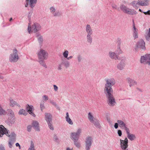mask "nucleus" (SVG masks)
I'll return each mask as SVG.
<instances>
[{"mask_svg": "<svg viewBox=\"0 0 150 150\" xmlns=\"http://www.w3.org/2000/svg\"><path fill=\"white\" fill-rule=\"evenodd\" d=\"M106 81V83L104 88V92L113 91L112 86L115 83V80L113 78H110L107 79Z\"/></svg>", "mask_w": 150, "mask_h": 150, "instance_id": "nucleus-1", "label": "nucleus"}, {"mask_svg": "<svg viewBox=\"0 0 150 150\" xmlns=\"http://www.w3.org/2000/svg\"><path fill=\"white\" fill-rule=\"evenodd\" d=\"M113 92H104L107 99L108 104L111 107L115 106L116 103L115 99L112 94Z\"/></svg>", "mask_w": 150, "mask_h": 150, "instance_id": "nucleus-2", "label": "nucleus"}, {"mask_svg": "<svg viewBox=\"0 0 150 150\" xmlns=\"http://www.w3.org/2000/svg\"><path fill=\"white\" fill-rule=\"evenodd\" d=\"M120 8L123 13L127 14L134 15L137 13L134 9L130 8L123 4H120Z\"/></svg>", "mask_w": 150, "mask_h": 150, "instance_id": "nucleus-3", "label": "nucleus"}, {"mask_svg": "<svg viewBox=\"0 0 150 150\" xmlns=\"http://www.w3.org/2000/svg\"><path fill=\"white\" fill-rule=\"evenodd\" d=\"M82 131V129L80 127L78 128L76 132H73L70 134V138L72 140H79Z\"/></svg>", "mask_w": 150, "mask_h": 150, "instance_id": "nucleus-4", "label": "nucleus"}, {"mask_svg": "<svg viewBox=\"0 0 150 150\" xmlns=\"http://www.w3.org/2000/svg\"><path fill=\"white\" fill-rule=\"evenodd\" d=\"M18 59V51L16 49H15L13 50L12 52L10 55L9 60L11 62H16Z\"/></svg>", "mask_w": 150, "mask_h": 150, "instance_id": "nucleus-5", "label": "nucleus"}, {"mask_svg": "<svg viewBox=\"0 0 150 150\" xmlns=\"http://www.w3.org/2000/svg\"><path fill=\"white\" fill-rule=\"evenodd\" d=\"M41 28V26L39 23H35L33 24L31 28L30 25H28V30L29 33H30L31 32L35 33L40 30Z\"/></svg>", "mask_w": 150, "mask_h": 150, "instance_id": "nucleus-6", "label": "nucleus"}, {"mask_svg": "<svg viewBox=\"0 0 150 150\" xmlns=\"http://www.w3.org/2000/svg\"><path fill=\"white\" fill-rule=\"evenodd\" d=\"M141 63L150 66V53H146L141 57Z\"/></svg>", "mask_w": 150, "mask_h": 150, "instance_id": "nucleus-7", "label": "nucleus"}, {"mask_svg": "<svg viewBox=\"0 0 150 150\" xmlns=\"http://www.w3.org/2000/svg\"><path fill=\"white\" fill-rule=\"evenodd\" d=\"M37 54L39 59H46L47 58L48 53L44 50L40 49Z\"/></svg>", "mask_w": 150, "mask_h": 150, "instance_id": "nucleus-8", "label": "nucleus"}, {"mask_svg": "<svg viewBox=\"0 0 150 150\" xmlns=\"http://www.w3.org/2000/svg\"><path fill=\"white\" fill-rule=\"evenodd\" d=\"M139 49L143 50H146L145 43L142 39L139 40L136 44L135 50H137Z\"/></svg>", "mask_w": 150, "mask_h": 150, "instance_id": "nucleus-9", "label": "nucleus"}, {"mask_svg": "<svg viewBox=\"0 0 150 150\" xmlns=\"http://www.w3.org/2000/svg\"><path fill=\"white\" fill-rule=\"evenodd\" d=\"M8 116V119L11 123H14L15 121V115L13 111L10 109L7 110V112Z\"/></svg>", "mask_w": 150, "mask_h": 150, "instance_id": "nucleus-10", "label": "nucleus"}, {"mask_svg": "<svg viewBox=\"0 0 150 150\" xmlns=\"http://www.w3.org/2000/svg\"><path fill=\"white\" fill-rule=\"evenodd\" d=\"M132 30L134 39L135 40L138 38L139 36L138 30L136 27L134 22H133L132 25Z\"/></svg>", "mask_w": 150, "mask_h": 150, "instance_id": "nucleus-11", "label": "nucleus"}, {"mask_svg": "<svg viewBox=\"0 0 150 150\" xmlns=\"http://www.w3.org/2000/svg\"><path fill=\"white\" fill-rule=\"evenodd\" d=\"M120 147L122 150H126L128 146V140L127 138L126 137L124 140L120 139Z\"/></svg>", "mask_w": 150, "mask_h": 150, "instance_id": "nucleus-12", "label": "nucleus"}, {"mask_svg": "<svg viewBox=\"0 0 150 150\" xmlns=\"http://www.w3.org/2000/svg\"><path fill=\"white\" fill-rule=\"evenodd\" d=\"M92 138L90 137L86 138L85 141V148L86 150H90L92 144Z\"/></svg>", "mask_w": 150, "mask_h": 150, "instance_id": "nucleus-13", "label": "nucleus"}, {"mask_svg": "<svg viewBox=\"0 0 150 150\" xmlns=\"http://www.w3.org/2000/svg\"><path fill=\"white\" fill-rule=\"evenodd\" d=\"M120 62L117 65V68L120 70H122L124 68L126 64L125 59L123 57H121Z\"/></svg>", "mask_w": 150, "mask_h": 150, "instance_id": "nucleus-14", "label": "nucleus"}, {"mask_svg": "<svg viewBox=\"0 0 150 150\" xmlns=\"http://www.w3.org/2000/svg\"><path fill=\"white\" fill-rule=\"evenodd\" d=\"M9 130L6 129L2 125H0V137H2L5 134L6 136H9Z\"/></svg>", "mask_w": 150, "mask_h": 150, "instance_id": "nucleus-15", "label": "nucleus"}, {"mask_svg": "<svg viewBox=\"0 0 150 150\" xmlns=\"http://www.w3.org/2000/svg\"><path fill=\"white\" fill-rule=\"evenodd\" d=\"M109 57L112 59L115 60L119 59L118 55L115 52L110 51L108 54Z\"/></svg>", "mask_w": 150, "mask_h": 150, "instance_id": "nucleus-16", "label": "nucleus"}, {"mask_svg": "<svg viewBox=\"0 0 150 150\" xmlns=\"http://www.w3.org/2000/svg\"><path fill=\"white\" fill-rule=\"evenodd\" d=\"M50 12L54 16H59L61 15L60 12L56 11V8L54 6H52L50 8Z\"/></svg>", "mask_w": 150, "mask_h": 150, "instance_id": "nucleus-17", "label": "nucleus"}, {"mask_svg": "<svg viewBox=\"0 0 150 150\" xmlns=\"http://www.w3.org/2000/svg\"><path fill=\"white\" fill-rule=\"evenodd\" d=\"M130 5L136 9H138L139 6H141V4L139 0L132 1L130 3Z\"/></svg>", "mask_w": 150, "mask_h": 150, "instance_id": "nucleus-18", "label": "nucleus"}, {"mask_svg": "<svg viewBox=\"0 0 150 150\" xmlns=\"http://www.w3.org/2000/svg\"><path fill=\"white\" fill-rule=\"evenodd\" d=\"M26 108L27 112L29 114L34 117L35 116V114L33 112L34 108L33 106L27 104L26 105Z\"/></svg>", "mask_w": 150, "mask_h": 150, "instance_id": "nucleus-19", "label": "nucleus"}, {"mask_svg": "<svg viewBox=\"0 0 150 150\" xmlns=\"http://www.w3.org/2000/svg\"><path fill=\"white\" fill-rule=\"evenodd\" d=\"M126 80L130 87L134 86L137 84L136 81L129 77L127 78Z\"/></svg>", "mask_w": 150, "mask_h": 150, "instance_id": "nucleus-20", "label": "nucleus"}, {"mask_svg": "<svg viewBox=\"0 0 150 150\" xmlns=\"http://www.w3.org/2000/svg\"><path fill=\"white\" fill-rule=\"evenodd\" d=\"M45 119L47 123L52 122V115L48 113H45Z\"/></svg>", "mask_w": 150, "mask_h": 150, "instance_id": "nucleus-21", "label": "nucleus"}, {"mask_svg": "<svg viewBox=\"0 0 150 150\" xmlns=\"http://www.w3.org/2000/svg\"><path fill=\"white\" fill-rule=\"evenodd\" d=\"M85 28L86 31L87 35H92L93 33V30L89 25H87Z\"/></svg>", "mask_w": 150, "mask_h": 150, "instance_id": "nucleus-22", "label": "nucleus"}, {"mask_svg": "<svg viewBox=\"0 0 150 150\" xmlns=\"http://www.w3.org/2000/svg\"><path fill=\"white\" fill-rule=\"evenodd\" d=\"M9 100V105L10 106L14 107L16 105L19 106V105L16 101L13 100L12 98H10Z\"/></svg>", "mask_w": 150, "mask_h": 150, "instance_id": "nucleus-23", "label": "nucleus"}, {"mask_svg": "<svg viewBox=\"0 0 150 150\" xmlns=\"http://www.w3.org/2000/svg\"><path fill=\"white\" fill-rule=\"evenodd\" d=\"M141 6H147L149 5V4L150 0H139Z\"/></svg>", "mask_w": 150, "mask_h": 150, "instance_id": "nucleus-24", "label": "nucleus"}, {"mask_svg": "<svg viewBox=\"0 0 150 150\" xmlns=\"http://www.w3.org/2000/svg\"><path fill=\"white\" fill-rule=\"evenodd\" d=\"M32 125L34 127L35 129L36 130L39 131V125L38 122L36 121H34L32 123Z\"/></svg>", "mask_w": 150, "mask_h": 150, "instance_id": "nucleus-25", "label": "nucleus"}, {"mask_svg": "<svg viewBox=\"0 0 150 150\" xmlns=\"http://www.w3.org/2000/svg\"><path fill=\"white\" fill-rule=\"evenodd\" d=\"M37 0H26V2L29 3L31 8H33L36 3Z\"/></svg>", "mask_w": 150, "mask_h": 150, "instance_id": "nucleus-26", "label": "nucleus"}, {"mask_svg": "<svg viewBox=\"0 0 150 150\" xmlns=\"http://www.w3.org/2000/svg\"><path fill=\"white\" fill-rule=\"evenodd\" d=\"M65 118L66 121L70 125H73V123L69 117V115L68 112H66Z\"/></svg>", "mask_w": 150, "mask_h": 150, "instance_id": "nucleus-27", "label": "nucleus"}, {"mask_svg": "<svg viewBox=\"0 0 150 150\" xmlns=\"http://www.w3.org/2000/svg\"><path fill=\"white\" fill-rule=\"evenodd\" d=\"M117 122L118 123L119 127L122 129L126 125L125 122L121 120H118Z\"/></svg>", "mask_w": 150, "mask_h": 150, "instance_id": "nucleus-28", "label": "nucleus"}, {"mask_svg": "<svg viewBox=\"0 0 150 150\" xmlns=\"http://www.w3.org/2000/svg\"><path fill=\"white\" fill-rule=\"evenodd\" d=\"M36 36L40 45H41L43 41L42 36L38 33L36 34Z\"/></svg>", "mask_w": 150, "mask_h": 150, "instance_id": "nucleus-29", "label": "nucleus"}, {"mask_svg": "<svg viewBox=\"0 0 150 150\" xmlns=\"http://www.w3.org/2000/svg\"><path fill=\"white\" fill-rule=\"evenodd\" d=\"M88 120L92 123L96 120L93 117V114L91 112H89L88 113Z\"/></svg>", "mask_w": 150, "mask_h": 150, "instance_id": "nucleus-30", "label": "nucleus"}, {"mask_svg": "<svg viewBox=\"0 0 150 150\" xmlns=\"http://www.w3.org/2000/svg\"><path fill=\"white\" fill-rule=\"evenodd\" d=\"M127 137L129 139L132 141L134 140L136 138L134 134L130 133L127 134Z\"/></svg>", "mask_w": 150, "mask_h": 150, "instance_id": "nucleus-31", "label": "nucleus"}, {"mask_svg": "<svg viewBox=\"0 0 150 150\" xmlns=\"http://www.w3.org/2000/svg\"><path fill=\"white\" fill-rule=\"evenodd\" d=\"M145 38L147 41L150 40V28L147 30L146 33L145 35Z\"/></svg>", "mask_w": 150, "mask_h": 150, "instance_id": "nucleus-32", "label": "nucleus"}, {"mask_svg": "<svg viewBox=\"0 0 150 150\" xmlns=\"http://www.w3.org/2000/svg\"><path fill=\"white\" fill-rule=\"evenodd\" d=\"M7 114V112L2 107L0 104V116L5 115Z\"/></svg>", "mask_w": 150, "mask_h": 150, "instance_id": "nucleus-33", "label": "nucleus"}, {"mask_svg": "<svg viewBox=\"0 0 150 150\" xmlns=\"http://www.w3.org/2000/svg\"><path fill=\"white\" fill-rule=\"evenodd\" d=\"M96 128L100 129L101 128V126L98 120H96L92 122Z\"/></svg>", "mask_w": 150, "mask_h": 150, "instance_id": "nucleus-34", "label": "nucleus"}, {"mask_svg": "<svg viewBox=\"0 0 150 150\" xmlns=\"http://www.w3.org/2000/svg\"><path fill=\"white\" fill-rule=\"evenodd\" d=\"M9 133V136H6L9 137L10 139L12 140L14 139L15 138V137L16 136V134H15L13 132H11V133L10 134Z\"/></svg>", "mask_w": 150, "mask_h": 150, "instance_id": "nucleus-35", "label": "nucleus"}, {"mask_svg": "<svg viewBox=\"0 0 150 150\" xmlns=\"http://www.w3.org/2000/svg\"><path fill=\"white\" fill-rule=\"evenodd\" d=\"M92 35H87L86 36L87 41L88 43L91 44L92 42L93 38Z\"/></svg>", "mask_w": 150, "mask_h": 150, "instance_id": "nucleus-36", "label": "nucleus"}, {"mask_svg": "<svg viewBox=\"0 0 150 150\" xmlns=\"http://www.w3.org/2000/svg\"><path fill=\"white\" fill-rule=\"evenodd\" d=\"M122 51L121 49L120 45H118L116 50L115 52L117 54L119 55L120 54H122Z\"/></svg>", "mask_w": 150, "mask_h": 150, "instance_id": "nucleus-37", "label": "nucleus"}, {"mask_svg": "<svg viewBox=\"0 0 150 150\" xmlns=\"http://www.w3.org/2000/svg\"><path fill=\"white\" fill-rule=\"evenodd\" d=\"M43 59H39V62L40 64L43 67L45 68H47V66L46 63H45L44 61L43 60Z\"/></svg>", "mask_w": 150, "mask_h": 150, "instance_id": "nucleus-38", "label": "nucleus"}, {"mask_svg": "<svg viewBox=\"0 0 150 150\" xmlns=\"http://www.w3.org/2000/svg\"><path fill=\"white\" fill-rule=\"evenodd\" d=\"M79 140H73L75 145L77 148H79L80 146V143L78 141Z\"/></svg>", "mask_w": 150, "mask_h": 150, "instance_id": "nucleus-39", "label": "nucleus"}, {"mask_svg": "<svg viewBox=\"0 0 150 150\" xmlns=\"http://www.w3.org/2000/svg\"><path fill=\"white\" fill-rule=\"evenodd\" d=\"M40 108L41 111H42L43 110L45 109V102L44 101H42L40 103Z\"/></svg>", "mask_w": 150, "mask_h": 150, "instance_id": "nucleus-40", "label": "nucleus"}, {"mask_svg": "<svg viewBox=\"0 0 150 150\" xmlns=\"http://www.w3.org/2000/svg\"><path fill=\"white\" fill-rule=\"evenodd\" d=\"M18 114L20 115H27V113L25 110L23 109H21L18 112Z\"/></svg>", "mask_w": 150, "mask_h": 150, "instance_id": "nucleus-41", "label": "nucleus"}, {"mask_svg": "<svg viewBox=\"0 0 150 150\" xmlns=\"http://www.w3.org/2000/svg\"><path fill=\"white\" fill-rule=\"evenodd\" d=\"M69 52L67 50H65L63 53V55L64 57L67 58L68 56Z\"/></svg>", "mask_w": 150, "mask_h": 150, "instance_id": "nucleus-42", "label": "nucleus"}, {"mask_svg": "<svg viewBox=\"0 0 150 150\" xmlns=\"http://www.w3.org/2000/svg\"><path fill=\"white\" fill-rule=\"evenodd\" d=\"M62 64L66 68H68L70 66L69 62L67 61H66L64 62H62Z\"/></svg>", "mask_w": 150, "mask_h": 150, "instance_id": "nucleus-43", "label": "nucleus"}, {"mask_svg": "<svg viewBox=\"0 0 150 150\" xmlns=\"http://www.w3.org/2000/svg\"><path fill=\"white\" fill-rule=\"evenodd\" d=\"M50 103L52 104L53 105H54L57 109L58 110H60V108L59 106H58L57 104L54 101L52 100L50 101Z\"/></svg>", "mask_w": 150, "mask_h": 150, "instance_id": "nucleus-44", "label": "nucleus"}, {"mask_svg": "<svg viewBox=\"0 0 150 150\" xmlns=\"http://www.w3.org/2000/svg\"><path fill=\"white\" fill-rule=\"evenodd\" d=\"M28 150H35L34 149V143L32 141L30 142V145Z\"/></svg>", "mask_w": 150, "mask_h": 150, "instance_id": "nucleus-45", "label": "nucleus"}, {"mask_svg": "<svg viewBox=\"0 0 150 150\" xmlns=\"http://www.w3.org/2000/svg\"><path fill=\"white\" fill-rule=\"evenodd\" d=\"M53 140L56 142H57L59 141L58 136L57 134H54L53 136Z\"/></svg>", "mask_w": 150, "mask_h": 150, "instance_id": "nucleus-46", "label": "nucleus"}, {"mask_svg": "<svg viewBox=\"0 0 150 150\" xmlns=\"http://www.w3.org/2000/svg\"><path fill=\"white\" fill-rule=\"evenodd\" d=\"M52 122H49V123H47V124L48 125V127H49V128L50 129L53 130L54 129V128L52 124Z\"/></svg>", "mask_w": 150, "mask_h": 150, "instance_id": "nucleus-47", "label": "nucleus"}, {"mask_svg": "<svg viewBox=\"0 0 150 150\" xmlns=\"http://www.w3.org/2000/svg\"><path fill=\"white\" fill-rule=\"evenodd\" d=\"M42 99L43 100V101H46L47 100H48L49 99V98L46 95H44L42 96Z\"/></svg>", "mask_w": 150, "mask_h": 150, "instance_id": "nucleus-48", "label": "nucleus"}, {"mask_svg": "<svg viewBox=\"0 0 150 150\" xmlns=\"http://www.w3.org/2000/svg\"><path fill=\"white\" fill-rule=\"evenodd\" d=\"M123 129H124L125 130L127 135L130 133V131L129 129L127 127L126 125Z\"/></svg>", "mask_w": 150, "mask_h": 150, "instance_id": "nucleus-49", "label": "nucleus"}, {"mask_svg": "<svg viewBox=\"0 0 150 150\" xmlns=\"http://www.w3.org/2000/svg\"><path fill=\"white\" fill-rule=\"evenodd\" d=\"M12 141V140L10 139L8 142V146L10 148L12 147V145L14 143Z\"/></svg>", "mask_w": 150, "mask_h": 150, "instance_id": "nucleus-50", "label": "nucleus"}, {"mask_svg": "<svg viewBox=\"0 0 150 150\" xmlns=\"http://www.w3.org/2000/svg\"><path fill=\"white\" fill-rule=\"evenodd\" d=\"M63 64H62V62L59 64L58 67V69L59 70H61L63 67Z\"/></svg>", "mask_w": 150, "mask_h": 150, "instance_id": "nucleus-51", "label": "nucleus"}, {"mask_svg": "<svg viewBox=\"0 0 150 150\" xmlns=\"http://www.w3.org/2000/svg\"><path fill=\"white\" fill-rule=\"evenodd\" d=\"M112 6L114 9H118L117 6L115 4H113L112 5Z\"/></svg>", "mask_w": 150, "mask_h": 150, "instance_id": "nucleus-52", "label": "nucleus"}, {"mask_svg": "<svg viewBox=\"0 0 150 150\" xmlns=\"http://www.w3.org/2000/svg\"><path fill=\"white\" fill-rule=\"evenodd\" d=\"M78 61L79 62L81 61L82 59V57L80 55H79L77 57Z\"/></svg>", "mask_w": 150, "mask_h": 150, "instance_id": "nucleus-53", "label": "nucleus"}, {"mask_svg": "<svg viewBox=\"0 0 150 150\" xmlns=\"http://www.w3.org/2000/svg\"><path fill=\"white\" fill-rule=\"evenodd\" d=\"M32 126L31 125H29L27 127V130L29 132H30L32 129Z\"/></svg>", "mask_w": 150, "mask_h": 150, "instance_id": "nucleus-54", "label": "nucleus"}, {"mask_svg": "<svg viewBox=\"0 0 150 150\" xmlns=\"http://www.w3.org/2000/svg\"><path fill=\"white\" fill-rule=\"evenodd\" d=\"M117 133L119 135V136L120 137L121 136L122 134V131L120 130H119L117 131Z\"/></svg>", "mask_w": 150, "mask_h": 150, "instance_id": "nucleus-55", "label": "nucleus"}, {"mask_svg": "<svg viewBox=\"0 0 150 150\" xmlns=\"http://www.w3.org/2000/svg\"><path fill=\"white\" fill-rule=\"evenodd\" d=\"M144 13L145 15H148L150 16V10H148L146 12H144Z\"/></svg>", "mask_w": 150, "mask_h": 150, "instance_id": "nucleus-56", "label": "nucleus"}, {"mask_svg": "<svg viewBox=\"0 0 150 150\" xmlns=\"http://www.w3.org/2000/svg\"><path fill=\"white\" fill-rule=\"evenodd\" d=\"M119 124L118 122H117V123H115V124L114 125V127L115 129H117L118 127Z\"/></svg>", "mask_w": 150, "mask_h": 150, "instance_id": "nucleus-57", "label": "nucleus"}, {"mask_svg": "<svg viewBox=\"0 0 150 150\" xmlns=\"http://www.w3.org/2000/svg\"><path fill=\"white\" fill-rule=\"evenodd\" d=\"M53 86L54 88V90L55 91H57L58 89V87L55 85H54Z\"/></svg>", "mask_w": 150, "mask_h": 150, "instance_id": "nucleus-58", "label": "nucleus"}, {"mask_svg": "<svg viewBox=\"0 0 150 150\" xmlns=\"http://www.w3.org/2000/svg\"><path fill=\"white\" fill-rule=\"evenodd\" d=\"M0 150H5L4 147L2 145H0Z\"/></svg>", "mask_w": 150, "mask_h": 150, "instance_id": "nucleus-59", "label": "nucleus"}, {"mask_svg": "<svg viewBox=\"0 0 150 150\" xmlns=\"http://www.w3.org/2000/svg\"><path fill=\"white\" fill-rule=\"evenodd\" d=\"M73 56H70L69 57H67V60H70V59H72V58H73Z\"/></svg>", "mask_w": 150, "mask_h": 150, "instance_id": "nucleus-60", "label": "nucleus"}, {"mask_svg": "<svg viewBox=\"0 0 150 150\" xmlns=\"http://www.w3.org/2000/svg\"><path fill=\"white\" fill-rule=\"evenodd\" d=\"M16 146H18L19 147V149H21L20 145L18 143H16Z\"/></svg>", "mask_w": 150, "mask_h": 150, "instance_id": "nucleus-61", "label": "nucleus"}, {"mask_svg": "<svg viewBox=\"0 0 150 150\" xmlns=\"http://www.w3.org/2000/svg\"><path fill=\"white\" fill-rule=\"evenodd\" d=\"M1 74L0 73V79H3L4 78V77L3 76H1Z\"/></svg>", "mask_w": 150, "mask_h": 150, "instance_id": "nucleus-62", "label": "nucleus"}, {"mask_svg": "<svg viewBox=\"0 0 150 150\" xmlns=\"http://www.w3.org/2000/svg\"><path fill=\"white\" fill-rule=\"evenodd\" d=\"M66 150H72V149H71L69 147H67L66 148Z\"/></svg>", "mask_w": 150, "mask_h": 150, "instance_id": "nucleus-63", "label": "nucleus"}, {"mask_svg": "<svg viewBox=\"0 0 150 150\" xmlns=\"http://www.w3.org/2000/svg\"><path fill=\"white\" fill-rule=\"evenodd\" d=\"M28 4H29L27 2H26V3L25 4V7H27L28 6Z\"/></svg>", "mask_w": 150, "mask_h": 150, "instance_id": "nucleus-64", "label": "nucleus"}]
</instances>
